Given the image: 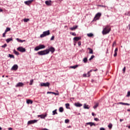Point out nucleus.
<instances>
[{"label":"nucleus","instance_id":"nucleus-1","mask_svg":"<svg viewBox=\"0 0 130 130\" xmlns=\"http://www.w3.org/2000/svg\"><path fill=\"white\" fill-rule=\"evenodd\" d=\"M54 51H55V49H54L53 47H50L48 49L45 50L39 51L38 52V54H39V55H46V54H48L49 52L53 53Z\"/></svg>","mask_w":130,"mask_h":130},{"label":"nucleus","instance_id":"nucleus-2","mask_svg":"<svg viewBox=\"0 0 130 130\" xmlns=\"http://www.w3.org/2000/svg\"><path fill=\"white\" fill-rule=\"evenodd\" d=\"M111 31V29L109 27V26L107 25L104 28L102 34L103 35H106V34H108Z\"/></svg>","mask_w":130,"mask_h":130},{"label":"nucleus","instance_id":"nucleus-3","mask_svg":"<svg viewBox=\"0 0 130 130\" xmlns=\"http://www.w3.org/2000/svg\"><path fill=\"white\" fill-rule=\"evenodd\" d=\"M48 35H50V32L49 31V30L44 31L43 34L40 35V38H43L44 37L48 36Z\"/></svg>","mask_w":130,"mask_h":130},{"label":"nucleus","instance_id":"nucleus-4","mask_svg":"<svg viewBox=\"0 0 130 130\" xmlns=\"http://www.w3.org/2000/svg\"><path fill=\"white\" fill-rule=\"evenodd\" d=\"M45 48V46L44 45H39L38 46H37L35 48V50L36 51H38V50L40 49H43Z\"/></svg>","mask_w":130,"mask_h":130},{"label":"nucleus","instance_id":"nucleus-5","mask_svg":"<svg viewBox=\"0 0 130 130\" xmlns=\"http://www.w3.org/2000/svg\"><path fill=\"white\" fill-rule=\"evenodd\" d=\"M50 83L49 82L43 83L42 82L40 84L41 87H49Z\"/></svg>","mask_w":130,"mask_h":130},{"label":"nucleus","instance_id":"nucleus-6","mask_svg":"<svg viewBox=\"0 0 130 130\" xmlns=\"http://www.w3.org/2000/svg\"><path fill=\"white\" fill-rule=\"evenodd\" d=\"M17 49L20 52H25V51H26V49H25V48H23V47H19Z\"/></svg>","mask_w":130,"mask_h":130},{"label":"nucleus","instance_id":"nucleus-7","mask_svg":"<svg viewBox=\"0 0 130 130\" xmlns=\"http://www.w3.org/2000/svg\"><path fill=\"white\" fill-rule=\"evenodd\" d=\"M82 39V37H76L73 38L74 43H77V41H79V40H81Z\"/></svg>","mask_w":130,"mask_h":130},{"label":"nucleus","instance_id":"nucleus-8","mask_svg":"<svg viewBox=\"0 0 130 130\" xmlns=\"http://www.w3.org/2000/svg\"><path fill=\"white\" fill-rule=\"evenodd\" d=\"M38 121V120H31L27 122V124H33V123H36Z\"/></svg>","mask_w":130,"mask_h":130},{"label":"nucleus","instance_id":"nucleus-9","mask_svg":"<svg viewBox=\"0 0 130 130\" xmlns=\"http://www.w3.org/2000/svg\"><path fill=\"white\" fill-rule=\"evenodd\" d=\"M101 13L99 12L95 15V20H99L100 17H101Z\"/></svg>","mask_w":130,"mask_h":130},{"label":"nucleus","instance_id":"nucleus-10","mask_svg":"<svg viewBox=\"0 0 130 130\" xmlns=\"http://www.w3.org/2000/svg\"><path fill=\"white\" fill-rule=\"evenodd\" d=\"M18 66L17 64H14L11 68V71H17L18 70Z\"/></svg>","mask_w":130,"mask_h":130},{"label":"nucleus","instance_id":"nucleus-11","mask_svg":"<svg viewBox=\"0 0 130 130\" xmlns=\"http://www.w3.org/2000/svg\"><path fill=\"white\" fill-rule=\"evenodd\" d=\"M47 116V114H41V115H38V117H40V118L44 119Z\"/></svg>","mask_w":130,"mask_h":130},{"label":"nucleus","instance_id":"nucleus-12","mask_svg":"<svg viewBox=\"0 0 130 130\" xmlns=\"http://www.w3.org/2000/svg\"><path fill=\"white\" fill-rule=\"evenodd\" d=\"M32 2H33V0H28L27 1H25L24 4L27 6H29V5H31V4H32Z\"/></svg>","mask_w":130,"mask_h":130},{"label":"nucleus","instance_id":"nucleus-13","mask_svg":"<svg viewBox=\"0 0 130 130\" xmlns=\"http://www.w3.org/2000/svg\"><path fill=\"white\" fill-rule=\"evenodd\" d=\"M23 86H24V83L22 82H19L16 85L15 87H23Z\"/></svg>","mask_w":130,"mask_h":130},{"label":"nucleus","instance_id":"nucleus-14","mask_svg":"<svg viewBox=\"0 0 130 130\" xmlns=\"http://www.w3.org/2000/svg\"><path fill=\"white\" fill-rule=\"evenodd\" d=\"M45 3L47 6H51V0L46 1Z\"/></svg>","mask_w":130,"mask_h":130},{"label":"nucleus","instance_id":"nucleus-15","mask_svg":"<svg viewBox=\"0 0 130 130\" xmlns=\"http://www.w3.org/2000/svg\"><path fill=\"white\" fill-rule=\"evenodd\" d=\"M86 124L89 125L90 126H93V125H94L95 126V125H96L95 124V123H94L93 122H87Z\"/></svg>","mask_w":130,"mask_h":130},{"label":"nucleus","instance_id":"nucleus-16","mask_svg":"<svg viewBox=\"0 0 130 130\" xmlns=\"http://www.w3.org/2000/svg\"><path fill=\"white\" fill-rule=\"evenodd\" d=\"M117 104H121V105H127V106H129L130 105V104L128 103H122V102L118 103Z\"/></svg>","mask_w":130,"mask_h":130},{"label":"nucleus","instance_id":"nucleus-17","mask_svg":"<svg viewBox=\"0 0 130 130\" xmlns=\"http://www.w3.org/2000/svg\"><path fill=\"white\" fill-rule=\"evenodd\" d=\"M78 28V25H74L73 27L70 28L71 31H74V30H76Z\"/></svg>","mask_w":130,"mask_h":130},{"label":"nucleus","instance_id":"nucleus-18","mask_svg":"<svg viewBox=\"0 0 130 130\" xmlns=\"http://www.w3.org/2000/svg\"><path fill=\"white\" fill-rule=\"evenodd\" d=\"M16 40L18 41V42H20V43H23V42H25V41H26L25 40H22L19 38H17Z\"/></svg>","mask_w":130,"mask_h":130},{"label":"nucleus","instance_id":"nucleus-19","mask_svg":"<svg viewBox=\"0 0 130 130\" xmlns=\"http://www.w3.org/2000/svg\"><path fill=\"white\" fill-rule=\"evenodd\" d=\"M75 105L76 106V107H81V106H83V105L79 103H75Z\"/></svg>","mask_w":130,"mask_h":130},{"label":"nucleus","instance_id":"nucleus-20","mask_svg":"<svg viewBox=\"0 0 130 130\" xmlns=\"http://www.w3.org/2000/svg\"><path fill=\"white\" fill-rule=\"evenodd\" d=\"M83 108H84V109H89L90 107L89 106V105L84 104Z\"/></svg>","mask_w":130,"mask_h":130},{"label":"nucleus","instance_id":"nucleus-21","mask_svg":"<svg viewBox=\"0 0 130 130\" xmlns=\"http://www.w3.org/2000/svg\"><path fill=\"white\" fill-rule=\"evenodd\" d=\"M78 67H80V64H77V65H75L73 66H71L70 67L71 69H74L75 70V69H77V68H78Z\"/></svg>","mask_w":130,"mask_h":130},{"label":"nucleus","instance_id":"nucleus-22","mask_svg":"<svg viewBox=\"0 0 130 130\" xmlns=\"http://www.w3.org/2000/svg\"><path fill=\"white\" fill-rule=\"evenodd\" d=\"M27 104H32L33 103V101L31 100H27L26 101Z\"/></svg>","mask_w":130,"mask_h":130},{"label":"nucleus","instance_id":"nucleus-23","mask_svg":"<svg viewBox=\"0 0 130 130\" xmlns=\"http://www.w3.org/2000/svg\"><path fill=\"white\" fill-rule=\"evenodd\" d=\"M6 41L7 43H9V42H10L11 41H13V38H8L6 40Z\"/></svg>","mask_w":130,"mask_h":130},{"label":"nucleus","instance_id":"nucleus-24","mask_svg":"<svg viewBox=\"0 0 130 130\" xmlns=\"http://www.w3.org/2000/svg\"><path fill=\"white\" fill-rule=\"evenodd\" d=\"M87 49L89 50V53L90 54H93V50L90 48H88Z\"/></svg>","mask_w":130,"mask_h":130},{"label":"nucleus","instance_id":"nucleus-25","mask_svg":"<svg viewBox=\"0 0 130 130\" xmlns=\"http://www.w3.org/2000/svg\"><path fill=\"white\" fill-rule=\"evenodd\" d=\"M57 110V109H55L52 111V115H55V114H57V112H56Z\"/></svg>","mask_w":130,"mask_h":130},{"label":"nucleus","instance_id":"nucleus-26","mask_svg":"<svg viewBox=\"0 0 130 130\" xmlns=\"http://www.w3.org/2000/svg\"><path fill=\"white\" fill-rule=\"evenodd\" d=\"M65 106L67 109H70V104L69 103L66 104Z\"/></svg>","mask_w":130,"mask_h":130},{"label":"nucleus","instance_id":"nucleus-27","mask_svg":"<svg viewBox=\"0 0 130 130\" xmlns=\"http://www.w3.org/2000/svg\"><path fill=\"white\" fill-rule=\"evenodd\" d=\"M13 52L16 54V55H19L20 54V53L18 51H16V50H14Z\"/></svg>","mask_w":130,"mask_h":130},{"label":"nucleus","instance_id":"nucleus-28","mask_svg":"<svg viewBox=\"0 0 130 130\" xmlns=\"http://www.w3.org/2000/svg\"><path fill=\"white\" fill-rule=\"evenodd\" d=\"M99 106V103H96L94 106L93 107V108H94V109H96V108Z\"/></svg>","mask_w":130,"mask_h":130},{"label":"nucleus","instance_id":"nucleus-29","mask_svg":"<svg viewBox=\"0 0 130 130\" xmlns=\"http://www.w3.org/2000/svg\"><path fill=\"white\" fill-rule=\"evenodd\" d=\"M11 30V28L10 27H7L6 30H5V33H7V32H9V31Z\"/></svg>","mask_w":130,"mask_h":130},{"label":"nucleus","instance_id":"nucleus-30","mask_svg":"<svg viewBox=\"0 0 130 130\" xmlns=\"http://www.w3.org/2000/svg\"><path fill=\"white\" fill-rule=\"evenodd\" d=\"M88 37H92V36H94V35L92 33H89L87 34Z\"/></svg>","mask_w":130,"mask_h":130},{"label":"nucleus","instance_id":"nucleus-31","mask_svg":"<svg viewBox=\"0 0 130 130\" xmlns=\"http://www.w3.org/2000/svg\"><path fill=\"white\" fill-rule=\"evenodd\" d=\"M83 62H84V63H86L87 61H88V59L85 57L84 58H83Z\"/></svg>","mask_w":130,"mask_h":130},{"label":"nucleus","instance_id":"nucleus-32","mask_svg":"<svg viewBox=\"0 0 130 130\" xmlns=\"http://www.w3.org/2000/svg\"><path fill=\"white\" fill-rule=\"evenodd\" d=\"M59 112H63V108H62V107H60L59 108Z\"/></svg>","mask_w":130,"mask_h":130},{"label":"nucleus","instance_id":"nucleus-33","mask_svg":"<svg viewBox=\"0 0 130 130\" xmlns=\"http://www.w3.org/2000/svg\"><path fill=\"white\" fill-rule=\"evenodd\" d=\"M108 127H109V128L110 129L112 128V123H109L108 125Z\"/></svg>","mask_w":130,"mask_h":130},{"label":"nucleus","instance_id":"nucleus-34","mask_svg":"<svg viewBox=\"0 0 130 130\" xmlns=\"http://www.w3.org/2000/svg\"><path fill=\"white\" fill-rule=\"evenodd\" d=\"M9 57H10V58H15V56L13 54H9Z\"/></svg>","mask_w":130,"mask_h":130},{"label":"nucleus","instance_id":"nucleus-35","mask_svg":"<svg viewBox=\"0 0 130 130\" xmlns=\"http://www.w3.org/2000/svg\"><path fill=\"white\" fill-rule=\"evenodd\" d=\"M94 57H95V56L94 55H91L90 58L89 59V60H92V59H93V58H94Z\"/></svg>","mask_w":130,"mask_h":130},{"label":"nucleus","instance_id":"nucleus-36","mask_svg":"<svg viewBox=\"0 0 130 130\" xmlns=\"http://www.w3.org/2000/svg\"><path fill=\"white\" fill-rule=\"evenodd\" d=\"M7 44H4L3 45H2V46H1V47H2V48H6V47H7Z\"/></svg>","mask_w":130,"mask_h":130},{"label":"nucleus","instance_id":"nucleus-37","mask_svg":"<svg viewBox=\"0 0 130 130\" xmlns=\"http://www.w3.org/2000/svg\"><path fill=\"white\" fill-rule=\"evenodd\" d=\"M64 122L65 123H69L70 122V120L68 119H65Z\"/></svg>","mask_w":130,"mask_h":130},{"label":"nucleus","instance_id":"nucleus-38","mask_svg":"<svg viewBox=\"0 0 130 130\" xmlns=\"http://www.w3.org/2000/svg\"><path fill=\"white\" fill-rule=\"evenodd\" d=\"M34 80L33 79H31L30 81V83H29V85L31 86L32 85H33V82H34Z\"/></svg>","mask_w":130,"mask_h":130},{"label":"nucleus","instance_id":"nucleus-39","mask_svg":"<svg viewBox=\"0 0 130 130\" xmlns=\"http://www.w3.org/2000/svg\"><path fill=\"white\" fill-rule=\"evenodd\" d=\"M125 15L126 16H128L129 17H130V12L128 11V12L125 13Z\"/></svg>","mask_w":130,"mask_h":130},{"label":"nucleus","instance_id":"nucleus-40","mask_svg":"<svg viewBox=\"0 0 130 130\" xmlns=\"http://www.w3.org/2000/svg\"><path fill=\"white\" fill-rule=\"evenodd\" d=\"M29 19H28V18H24V19H23V21H24V22H28V21H29Z\"/></svg>","mask_w":130,"mask_h":130},{"label":"nucleus","instance_id":"nucleus-41","mask_svg":"<svg viewBox=\"0 0 130 130\" xmlns=\"http://www.w3.org/2000/svg\"><path fill=\"white\" fill-rule=\"evenodd\" d=\"M130 96V91H127V95H126V97H129Z\"/></svg>","mask_w":130,"mask_h":130},{"label":"nucleus","instance_id":"nucleus-42","mask_svg":"<svg viewBox=\"0 0 130 130\" xmlns=\"http://www.w3.org/2000/svg\"><path fill=\"white\" fill-rule=\"evenodd\" d=\"M70 34H72L73 36H77L76 32H71Z\"/></svg>","mask_w":130,"mask_h":130},{"label":"nucleus","instance_id":"nucleus-43","mask_svg":"<svg viewBox=\"0 0 130 130\" xmlns=\"http://www.w3.org/2000/svg\"><path fill=\"white\" fill-rule=\"evenodd\" d=\"M86 77H90V72H88L86 74Z\"/></svg>","mask_w":130,"mask_h":130},{"label":"nucleus","instance_id":"nucleus-44","mask_svg":"<svg viewBox=\"0 0 130 130\" xmlns=\"http://www.w3.org/2000/svg\"><path fill=\"white\" fill-rule=\"evenodd\" d=\"M78 46H81V44H82V42L81 41H79L78 43Z\"/></svg>","mask_w":130,"mask_h":130},{"label":"nucleus","instance_id":"nucleus-45","mask_svg":"<svg viewBox=\"0 0 130 130\" xmlns=\"http://www.w3.org/2000/svg\"><path fill=\"white\" fill-rule=\"evenodd\" d=\"M94 120H95V121H99V119L98 118H94Z\"/></svg>","mask_w":130,"mask_h":130},{"label":"nucleus","instance_id":"nucleus-46","mask_svg":"<svg viewBox=\"0 0 130 130\" xmlns=\"http://www.w3.org/2000/svg\"><path fill=\"white\" fill-rule=\"evenodd\" d=\"M122 71L123 72V74H124V73H125V67H124Z\"/></svg>","mask_w":130,"mask_h":130},{"label":"nucleus","instance_id":"nucleus-47","mask_svg":"<svg viewBox=\"0 0 130 130\" xmlns=\"http://www.w3.org/2000/svg\"><path fill=\"white\" fill-rule=\"evenodd\" d=\"M7 32H6V31H5L3 34V37H6V34Z\"/></svg>","mask_w":130,"mask_h":130},{"label":"nucleus","instance_id":"nucleus-48","mask_svg":"<svg viewBox=\"0 0 130 130\" xmlns=\"http://www.w3.org/2000/svg\"><path fill=\"white\" fill-rule=\"evenodd\" d=\"M50 40H54V36L51 37Z\"/></svg>","mask_w":130,"mask_h":130},{"label":"nucleus","instance_id":"nucleus-49","mask_svg":"<svg viewBox=\"0 0 130 130\" xmlns=\"http://www.w3.org/2000/svg\"><path fill=\"white\" fill-rule=\"evenodd\" d=\"M53 92H51V91H48L47 92V94H53Z\"/></svg>","mask_w":130,"mask_h":130},{"label":"nucleus","instance_id":"nucleus-50","mask_svg":"<svg viewBox=\"0 0 130 130\" xmlns=\"http://www.w3.org/2000/svg\"><path fill=\"white\" fill-rule=\"evenodd\" d=\"M118 50V49L117 48H116L115 49L114 52L115 53L117 52Z\"/></svg>","mask_w":130,"mask_h":130},{"label":"nucleus","instance_id":"nucleus-51","mask_svg":"<svg viewBox=\"0 0 130 130\" xmlns=\"http://www.w3.org/2000/svg\"><path fill=\"white\" fill-rule=\"evenodd\" d=\"M117 55V52H114V57H115V56H116Z\"/></svg>","mask_w":130,"mask_h":130},{"label":"nucleus","instance_id":"nucleus-52","mask_svg":"<svg viewBox=\"0 0 130 130\" xmlns=\"http://www.w3.org/2000/svg\"><path fill=\"white\" fill-rule=\"evenodd\" d=\"M53 94H54V95H59L58 93H55V92H53Z\"/></svg>","mask_w":130,"mask_h":130},{"label":"nucleus","instance_id":"nucleus-53","mask_svg":"<svg viewBox=\"0 0 130 130\" xmlns=\"http://www.w3.org/2000/svg\"><path fill=\"white\" fill-rule=\"evenodd\" d=\"M91 114H92V116H96V114H95V113H94L93 112H92L91 113Z\"/></svg>","mask_w":130,"mask_h":130},{"label":"nucleus","instance_id":"nucleus-54","mask_svg":"<svg viewBox=\"0 0 130 130\" xmlns=\"http://www.w3.org/2000/svg\"><path fill=\"white\" fill-rule=\"evenodd\" d=\"M115 44H116V42H113V46H114V45H115Z\"/></svg>","mask_w":130,"mask_h":130},{"label":"nucleus","instance_id":"nucleus-55","mask_svg":"<svg viewBox=\"0 0 130 130\" xmlns=\"http://www.w3.org/2000/svg\"><path fill=\"white\" fill-rule=\"evenodd\" d=\"M100 130H105V128H104V127H101Z\"/></svg>","mask_w":130,"mask_h":130},{"label":"nucleus","instance_id":"nucleus-56","mask_svg":"<svg viewBox=\"0 0 130 130\" xmlns=\"http://www.w3.org/2000/svg\"><path fill=\"white\" fill-rule=\"evenodd\" d=\"M99 7H102V8H105V6L99 5Z\"/></svg>","mask_w":130,"mask_h":130},{"label":"nucleus","instance_id":"nucleus-57","mask_svg":"<svg viewBox=\"0 0 130 130\" xmlns=\"http://www.w3.org/2000/svg\"><path fill=\"white\" fill-rule=\"evenodd\" d=\"M83 77H87V74H84Z\"/></svg>","mask_w":130,"mask_h":130},{"label":"nucleus","instance_id":"nucleus-58","mask_svg":"<svg viewBox=\"0 0 130 130\" xmlns=\"http://www.w3.org/2000/svg\"><path fill=\"white\" fill-rule=\"evenodd\" d=\"M8 129H9V130H13V128H12V127H9V128H8Z\"/></svg>","mask_w":130,"mask_h":130},{"label":"nucleus","instance_id":"nucleus-59","mask_svg":"<svg viewBox=\"0 0 130 130\" xmlns=\"http://www.w3.org/2000/svg\"><path fill=\"white\" fill-rule=\"evenodd\" d=\"M97 71H98V69L93 70V72H97Z\"/></svg>","mask_w":130,"mask_h":130},{"label":"nucleus","instance_id":"nucleus-60","mask_svg":"<svg viewBox=\"0 0 130 130\" xmlns=\"http://www.w3.org/2000/svg\"><path fill=\"white\" fill-rule=\"evenodd\" d=\"M120 122H121L122 121H123V119H120Z\"/></svg>","mask_w":130,"mask_h":130},{"label":"nucleus","instance_id":"nucleus-61","mask_svg":"<svg viewBox=\"0 0 130 130\" xmlns=\"http://www.w3.org/2000/svg\"><path fill=\"white\" fill-rule=\"evenodd\" d=\"M88 72H89V73H91V72H93V70H90L89 71H88Z\"/></svg>","mask_w":130,"mask_h":130},{"label":"nucleus","instance_id":"nucleus-62","mask_svg":"<svg viewBox=\"0 0 130 130\" xmlns=\"http://www.w3.org/2000/svg\"><path fill=\"white\" fill-rule=\"evenodd\" d=\"M1 12H3V9L0 8V13H1Z\"/></svg>","mask_w":130,"mask_h":130},{"label":"nucleus","instance_id":"nucleus-63","mask_svg":"<svg viewBox=\"0 0 130 130\" xmlns=\"http://www.w3.org/2000/svg\"><path fill=\"white\" fill-rule=\"evenodd\" d=\"M129 30H130V24L128 25Z\"/></svg>","mask_w":130,"mask_h":130},{"label":"nucleus","instance_id":"nucleus-64","mask_svg":"<svg viewBox=\"0 0 130 130\" xmlns=\"http://www.w3.org/2000/svg\"><path fill=\"white\" fill-rule=\"evenodd\" d=\"M3 129V128H2V127L0 126V130Z\"/></svg>","mask_w":130,"mask_h":130}]
</instances>
